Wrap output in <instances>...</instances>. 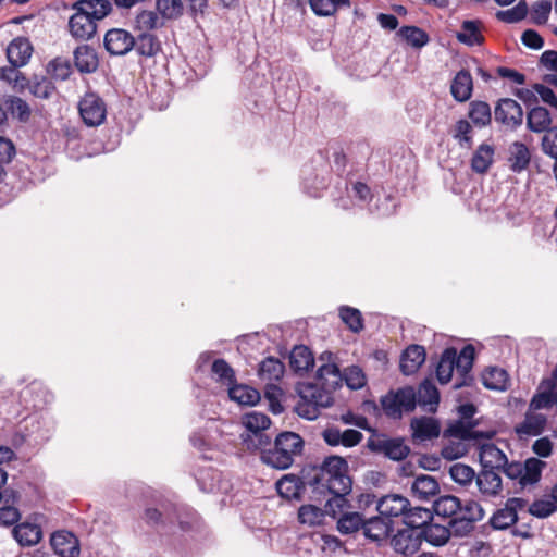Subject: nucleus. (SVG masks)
<instances>
[{"label": "nucleus", "instance_id": "nucleus-23", "mask_svg": "<svg viewBox=\"0 0 557 557\" xmlns=\"http://www.w3.org/2000/svg\"><path fill=\"white\" fill-rule=\"evenodd\" d=\"M410 428L412 430V436L420 441L435 438L441 433V426L438 422L431 417L412 419Z\"/></svg>", "mask_w": 557, "mask_h": 557}, {"label": "nucleus", "instance_id": "nucleus-40", "mask_svg": "<svg viewBox=\"0 0 557 557\" xmlns=\"http://www.w3.org/2000/svg\"><path fill=\"white\" fill-rule=\"evenodd\" d=\"M432 519V513L429 509L422 507H411L406 511L403 522L407 528L423 529Z\"/></svg>", "mask_w": 557, "mask_h": 557}, {"label": "nucleus", "instance_id": "nucleus-24", "mask_svg": "<svg viewBox=\"0 0 557 557\" xmlns=\"http://www.w3.org/2000/svg\"><path fill=\"white\" fill-rule=\"evenodd\" d=\"M362 531L366 537L374 542H381L389 535L392 522L379 515L366 520L364 524H362Z\"/></svg>", "mask_w": 557, "mask_h": 557}, {"label": "nucleus", "instance_id": "nucleus-49", "mask_svg": "<svg viewBox=\"0 0 557 557\" xmlns=\"http://www.w3.org/2000/svg\"><path fill=\"white\" fill-rule=\"evenodd\" d=\"M163 26L158 14L153 11L144 10L136 15L134 28L139 33H151Z\"/></svg>", "mask_w": 557, "mask_h": 557}, {"label": "nucleus", "instance_id": "nucleus-1", "mask_svg": "<svg viewBox=\"0 0 557 557\" xmlns=\"http://www.w3.org/2000/svg\"><path fill=\"white\" fill-rule=\"evenodd\" d=\"M319 384L298 383L296 392L299 400L295 406V412L307 420H315L321 408L333 405V391L342 386V376L335 363H324L317 371Z\"/></svg>", "mask_w": 557, "mask_h": 557}, {"label": "nucleus", "instance_id": "nucleus-7", "mask_svg": "<svg viewBox=\"0 0 557 557\" xmlns=\"http://www.w3.org/2000/svg\"><path fill=\"white\" fill-rule=\"evenodd\" d=\"M368 448L376 454H382L385 457L400 461L405 459L410 453L409 446L400 437H388L384 434H374L368 440Z\"/></svg>", "mask_w": 557, "mask_h": 557}, {"label": "nucleus", "instance_id": "nucleus-53", "mask_svg": "<svg viewBox=\"0 0 557 557\" xmlns=\"http://www.w3.org/2000/svg\"><path fill=\"white\" fill-rule=\"evenodd\" d=\"M364 521L358 512H346L338 518L337 529L342 534H350L362 529Z\"/></svg>", "mask_w": 557, "mask_h": 557}, {"label": "nucleus", "instance_id": "nucleus-52", "mask_svg": "<svg viewBox=\"0 0 557 557\" xmlns=\"http://www.w3.org/2000/svg\"><path fill=\"white\" fill-rule=\"evenodd\" d=\"M243 424L249 432L248 434H252L267 430L271 420L265 413L251 411L243 417Z\"/></svg>", "mask_w": 557, "mask_h": 557}, {"label": "nucleus", "instance_id": "nucleus-42", "mask_svg": "<svg viewBox=\"0 0 557 557\" xmlns=\"http://www.w3.org/2000/svg\"><path fill=\"white\" fill-rule=\"evenodd\" d=\"M422 540H425L434 546H442L446 544L450 537V530L448 527L438 523H429L425 528L421 529Z\"/></svg>", "mask_w": 557, "mask_h": 557}, {"label": "nucleus", "instance_id": "nucleus-47", "mask_svg": "<svg viewBox=\"0 0 557 557\" xmlns=\"http://www.w3.org/2000/svg\"><path fill=\"white\" fill-rule=\"evenodd\" d=\"M212 374L216 382L225 385L227 388L236 382V375L233 368L223 359H216L211 367Z\"/></svg>", "mask_w": 557, "mask_h": 557}, {"label": "nucleus", "instance_id": "nucleus-33", "mask_svg": "<svg viewBox=\"0 0 557 557\" xmlns=\"http://www.w3.org/2000/svg\"><path fill=\"white\" fill-rule=\"evenodd\" d=\"M396 35L401 38L408 46L414 49H421L426 46L430 41L429 34L414 25L401 26Z\"/></svg>", "mask_w": 557, "mask_h": 557}, {"label": "nucleus", "instance_id": "nucleus-27", "mask_svg": "<svg viewBox=\"0 0 557 557\" xmlns=\"http://www.w3.org/2000/svg\"><path fill=\"white\" fill-rule=\"evenodd\" d=\"M418 333H422L426 337L432 336L434 348H475L474 345L469 339L448 336L443 333L435 334L425 326L418 327Z\"/></svg>", "mask_w": 557, "mask_h": 557}, {"label": "nucleus", "instance_id": "nucleus-62", "mask_svg": "<svg viewBox=\"0 0 557 557\" xmlns=\"http://www.w3.org/2000/svg\"><path fill=\"white\" fill-rule=\"evenodd\" d=\"M528 14L525 1H520L517 5L505 11H498L496 17L505 23H517L522 21Z\"/></svg>", "mask_w": 557, "mask_h": 557}, {"label": "nucleus", "instance_id": "nucleus-30", "mask_svg": "<svg viewBox=\"0 0 557 557\" xmlns=\"http://www.w3.org/2000/svg\"><path fill=\"white\" fill-rule=\"evenodd\" d=\"M411 491L419 499L430 500L438 494L440 485L435 478L421 474L414 479Z\"/></svg>", "mask_w": 557, "mask_h": 557}, {"label": "nucleus", "instance_id": "nucleus-55", "mask_svg": "<svg viewBox=\"0 0 557 557\" xmlns=\"http://www.w3.org/2000/svg\"><path fill=\"white\" fill-rule=\"evenodd\" d=\"M156 8L165 20L178 18L184 10L182 0H157Z\"/></svg>", "mask_w": 557, "mask_h": 557}, {"label": "nucleus", "instance_id": "nucleus-17", "mask_svg": "<svg viewBox=\"0 0 557 557\" xmlns=\"http://www.w3.org/2000/svg\"><path fill=\"white\" fill-rule=\"evenodd\" d=\"M483 23L480 20H466L460 25V30L456 33V39L466 46H481L485 41L482 33Z\"/></svg>", "mask_w": 557, "mask_h": 557}, {"label": "nucleus", "instance_id": "nucleus-25", "mask_svg": "<svg viewBox=\"0 0 557 557\" xmlns=\"http://www.w3.org/2000/svg\"><path fill=\"white\" fill-rule=\"evenodd\" d=\"M227 394L232 401L240 406H255L261 398L260 393L256 388L246 384H238L237 382L227 388Z\"/></svg>", "mask_w": 557, "mask_h": 557}, {"label": "nucleus", "instance_id": "nucleus-4", "mask_svg": "<svg viewBox=\"0 0 557 557\" xmlns=\"http://www.w3.org/2000/svg\"><path fill=\"white\" fill-rule=\"evenodd\" d=\"M305 442L302 437L292 431H284L276 435L271 449L263 453V463L278 470L288 469L295 459L301 456Z\"/></svg>", "mask_w": 557, "mask_h": 557}, {"label": "nucleus", "instance_id": "nucleus-56", "mask_svg": "<svg viewBox=\"0 0 557 557\" xmlns=\"http://www.w3.org/2000/svg\"><path fill=\"white\" fill-rule=\"evenodd\" d=\"M29 91L36 98L49 99L55 92V86L48 77H35L29 85Z\"/></svg>", "mask_w": 557, "mask_h": 557}, {"label": "nucleus", "instance_id": "nucleus-38", "mask_svg": "<svg viewBox=\"0 0 557 557\" xmlns=\"http://www.w3.org/2000/svg\"><path fill=\"white\" fill-rule=\"evenodd\" d=\"M482 383L488 389L505 391L508 385V373L502 368H488L482 373Z\"/></svg>", "mask_w": 557, "mask_h": 557}, {"label": "nucleus", "instance_id": "nucleus-21", "mask_svg": "<svg viewBox=\"0 0 557 557\" xmlns=\"http://www.w3.org/2000/svg\"><path fill=\"white\" fill-rule=\"evenodd\" d=\"M507 162L513 173H521L531 163V153L528 146L521 141H513L508 149Z\"/></svg>", "mask_w": 557, "mask_h": 557}, {"label": "nucleus", "instance_id": "nucleus-58", "mask_svg": "<svg viewBox=\"0 0 557 557\" xmlns=\"http://www.w3.org/2000/svg\"><path fill=\"white\" fill-rule=\"evenodd\" d=\"M341 376L342 382L345 381L349 389H360L367 383V377L363 371L357 366L348 367L344 370L343 374L341 373Z\"/></svg>", "mask_w": 557, "mask_h": 557}, {"label": "nucleus", "instance_id": "nucleus-61", "mask_svg": "<svg viewBox=\"0 0 557 557\" xmlns=\"http://www.w3.org/2000/svg\"><path fill=\"white\" fill-rule=\"evenodd\" d=\"M9 111L11 114L16 117L20 122H27L30 119L32 110L28 103L16 96H13L9 99Z\"/></svg>", "mask_w": 557, "mask_h": 557}, {"label": "nucleus", "instance_id": "nucleus-11", "mask_svg": "<svg viewBox=\"0 0 557 557\" xmlns=\"http://www.w3.org/2000/svg\"><path fill=\"white\" fill-rule=\"evenodd\" d=\"M103 45L111 55H125L133 50L135 37L123 28H111L104 35Z\"/></svg>", "mask_w": 557, "mask_h": 557}, {"label": "nucleus", "instance_id": "nucleus-2", "mask_svg": "<svg viewBox=\"0 0 557 557\" xmlns=\"http://www.w3.org/2000/svg\"><path fill=\"white\" fill-rule=\"evenodd\" d=\"M554 409L557 412V363L550 377L543 380L532 396L523 420L515 426L520 440L541 435L547 424V416L540 410Z\"/></svg>", "mask_w": 557, "mask_h": 557}, {"label": "nucleus", "instance_id": "nucleus-8", "mask_svg": "<svg viewBox=\"0 0 557 557\" xmlns=\"http://www.w3.org/2000/svg\"><path fill=\"white\" fill-rule=\"evenodd\" d=\"M78 112L86 126L97 127L106 121L107 104L96 92H86L78 102Z\"/></svg>", "mask_w": 557, "mask_h": 557}, {"label": "nucleus", "instance_id": "nucleus-63", "mask_svg": "<svg viewBox=\"0 0 557 557\" xmlns=\"http://www.w3.org/2000/svg\"><path fill=\"white\" fill-rule=\"evenodd\" d=\"M47 71L52 78L65 81L70 77L72 73V67L67 60L62 58H55L49 62Z\"/></svg>", "mask_w": 557, "mask_h": 557}, {"label": "nucleus", "instance_id": "nucleus-48", "mask_svg": "<svg viewBox=\"0 0 557 557\" xmlns=\"http://www.w3.org/2000/svg\"><path fill=\"white\" fill-rule=\"evenodd\" d=\"M460 510V499L454 495L441 496L434 503V511L437 516L454 518Z\"/></svg>", "mask_w": 557, "mask_h": 557}, {"label": "nucleus", "instance_id": "nucleus-9", "mask_svg": "<svg viewBox=\"0 0 557 557\" xmlns=\"http://www.w3.org/2000/svg\"><path fill=\"white\" fill-rule=\"evenodd\" d=\"M494 120L503 127L515 131L523 122L522 107L511 98H500L494 108Z\"/></svg>", "mask_w": 557, "mask_h": 557}, {"label": "nucleus", "instance_id": "nucleus-18", "mask_svg": "<svg viewBox=\"0 0 557 557\" xmlns=\"http://www.w3.org/2000/svg\"><path fill=\"white\" fill-rule=\"evenodd\" d=\"M73 57L74 64L79 73L90 74L96 72L99 67L98 53L88 45L78 46L74 50Z\"/></svg>", "mask_w": 557, "mask_h": 557}, {"label": "nucleus", "instance_id": "nucleus-57", "mask_svg": "<svg viewBox=\"0 0 557 557\" xmlns=\"http://www.w3.org/2000/svg\"><path fill=\"white\" fill-rule=\"evenodd\" d=\"M517 520L518 515L513 512L511 508L505 506L492 516L490 523L496 530H505L516 523Z\"/></svg>", "mask_w": 557, "mask_h": 557}, {"label": "nucleus", "instance_id": "nucleus-28", "mask_svg": "<svg viewBox=\"0 0 557 557\" xmlns=\"http://www.w3.org/2000/svg\"><path fill=\"white\" fill-rule=\"evenodd\" d=\"M14 539L22 546H34L42 537V531L39 524L23 522L15 525L12 530Z\"/></svg>", "mask_w": 557, "mask_h": 557}, {"label": "nucleus", "instance_id": "nucleus-37", "mask_svg": "<svg viewBox=\"0 0 557 557\" xmlns=\"http://www.w3.org/2000/svg\"><path fill=\"white\" fill-rule=\"evenodd\" d=\"M426 350H403L400 356V371L405 375L416 373L419 368L425 362Z\"/></svg>", "mask_w": 557, "mask_h": 557}, {"label": "nucleus", "instance_id": "nucleus-19", "mask_svg": "<svg viewBox=\"0 0 557 557\" xmlns=\"http://www.w3.org/2000/svg\"><path fill=\"white\" fill-rule=\"evenodd\" d=\"M475 484L485 497H494L502 492V478L495 470L482 468L475 475Z\"/></svg>", "mask_w": 557, "mask_h": 557}, {"label": "nucleus", "instance_id": "nucleus-22", "mask_svg": "<svg viewBox=\"0 0 557 557\" xmlns=\"http://www.w3.org/2000/svg\"><path fill=\"white\" fill-rule=\"evenodd\" d=\"M417 393V405L424 411L435 412L440 403V392L437 387L428 379L419 385Z\"/></svg>", "mask_w": 557, "mask_h": 557}, {"label": "nucleus", "instance_id": "nucleus-14", "mask_svg": "<svg viewBox=\"0 0 557 557\" xmlns=\"http://www.w3.org/2000/svg\"><path fill=\"white\" fill-rule=\"evenodd\" d=\"M34 52V47L27 37L18 36L11 40L5 50V55L11 65L25 66Z\"/></svg>", "mask_w": 557, "mask_h": 557}, {"label": "nucleus", "instance_id": "nucleus-31", "mask_svg": "<svg viewBox=\"0 0 557 557\" xmlns=\"http://www.w3.org/2000/svg\"><path fill=\"white\" fill-rule=\"evenodd\" d=\"M480 460L482 468L500 469L507 463V456L494 444H484L480 449Z\"/></svg>", "mask_w": 557, "mask_h": 557}, {"label": "nucleus", "instance_id": "nucleus-51", "mask_svg": "<svg viewBox=\"0 0 557 557\" xmlns=\"http://www.w3.org/2000/svg\"><path fill=\"white\" fill-rule=\"evenodd\" d=\"M242 438L248 449H257L260 451V458L263 462V453L268 449H271L273 445L270 436L261 431L252 434H243Z\"/></svg>", "mask_w": 557, "mask_h": 557}, {"label": "nucleus", "instance_id": "nucleus-6", "mask_svg": "<svg viewBox=\"0 0 557 557\" xmlns=\"http://www.w3.org/2000/svg\"><path fill=\"white\" fill-rule=\"evenodd\" d=\"M384 414L394 420L401 419L405 413L412 412L417 407V393L412 386L391 389L380 399Z\"/></svg>", "mask_w": 557, "mask_h": 557}, {"label": "nucleus", "instance_id": "nucleus-20", "mask_svg": "<svg viewBox=\"0 0 557 557\" xmlns=\"http://www.w3.org/2000/svg\"><path fill=\"white\" fill-rule=\"evenodd\" d=\"M473 78L468 70L456 73L450 84V94L457 102H466L472 97Z\"/></svg>", "mask_w": 557, "mask_h": 557}, {"label": "nucleus", "instance_id": "nucleus-43", "mask_svg": "<svg viewBox=\"0 0 557 557\" xmlns=\"http://www.w3.org/2000/svg\"><path fill=\"white\" fill-rule=\"evenodd\" d=\"M177 519L175 512L170 511L169 508H164L163 511L158 508H147L144 513V520L152 527L164 528L173 524Z\"/></svg>", "mask_w": 557, "mask_h": 557}, {"label": "nucleus", "instance_id": "nucleus-16", "mask_svg": "<svg viewBox=\"0 0 557 557\" xmlns=\"http://www.w3.org/2000/svg\"><path fill=\"white\" fill-rule=\"evenodd\" d=\"M51 546L60 557H78L79 542L77 537L67 531H58L52 534Z\"/></svg>", "mask_w": 557, "mask_h": 557}, {"label": "nucleus", "instance_id": "nucleus-64", "mask_svg": "<svg viewBox=\"0 0 557 557\" xmlns=\"http://www.w3.org/2000/svg\"><path fill=\"white\" fill-rule=\"evenodd\" d=\"M552 11V2L549 0H540L532 4L530 16L534 24L544 25L548 21Z\"/></svg>", "mask_w": 557, "mask_h": 557}, {"label": "nucleus", "instance_id": "nucleus-15", "mask_svg": "<svg viewBox=\"0 0 557 557\" xmlns=\"http://www.w3.org/2000/svg\"><path fill=\"white\" fill-rule=\"evenodd\" d=\"M284 331L278 326H270L265 332H253L237 336L235 339L236 348H243L246 346H265L270 348V344H275L274 339L282 336Z\"/></svg>", "mask_w": 557, "mask_h": 557}, {"label": "nucleus", "instance_id": "nucleus-26", "mask_svg": "<svg viewBox=\"0 0 557 557\" xmlns=\"http://www.w3.org/2000/svg\"><path fill=\"white\" fill-rule=\"evenodd\" d=\"M337 315L352 334H360L364 330V318L359 309L342 305L337 308Z\"/></svg>", "mask_w": 557, "mask_h": 557}, {"label": "nucleus", "instance_id": "nucleus-29", "mask_svg": "<svg viewBox=\"0 0 557 557\" xmlns=\"http://www.w3.org/2000/svg\"><path fill=\"white\" fill-rule=\"evenodd\" d=\"M133 49L140 57L153 58L162 51V45L157 35L148 32L138 33Z\"/></svg>", "mask_w": 557, "mask_h": 557}, {"label": "nucleus", "instance_id": "nucleus-39", "mask_svg": "<svg viewBox=\"0 0 557 557\" xmlns=\"http://www.w3.org/2000/svg\"><path fill=\"white\" fill-rule=\"evenodd\" d=\"M290 368L304 375L314 367V356L312 350H288Z\"/></svg>", "mask_w": 557, "mask_h": 557}, {"label": "nucleus", "instance_id": "nucleus-44", "mask_svg": "<svg viewBox=\"0 0 557 557\" xmlns=\"http://www.w3.org/2000/svg\"><path fill=\"white\" fill-rule=\"evenodd\" d=\"M309 5L318 16L334 15L342 7H350V0H309Z\"/></svg>", "mask_w": 557, "mask_h": 557}, {"label": "nucleus", "instance_id": "nucleus-32", "mask_svg": "<svg viewBox=\"0 0 557 557\" xmlns=\"http://www.w3.org/2000/svg\"><path fill=\"white\" fill-rule=\"evenodd\" d=\"M494 153L492 145L481 144L471 158V170L478 174H485L493 164Z\"/></svg>", "mask_w": 557, "mask_h": 557}, {"label": "nucleus", "instance_id": "nucleus-10", "mask_svg": "<svg viewBox=\"0 0 557 557\" xmlns=\"http://www.w3.org/2000/svg\"><path fill=\"white\" fill-rule=\"evenodd\" d=\"M422 543L421 529L403 528L392 537L391 545L394 550L403 556H411L418 552Z\"/></svg>", "mask_w": 557, "mask_h": 557}, {"label": "nucleus", "instance_id": "nucleus-50", "mask_svg": "<svg viewBox=\"0 0 557 557\" xmlns=\"http://www.w3.org/2000/svg\"><path fill=\"white\" fill-rule=\"evenodd\" d=\"M473 125L465 119H460L454 126L453 137L461 148L470 149L473 146Z\"/></svg>", "mask_w": 557, "mask_h": 557}, {"label": "nucleus", "instance_id": "nucleus-36", "mask_svg": "<svg viewBox=\"0 0 557 557\" xmlns=\"http://www.w3.org/2000/svg\"><path fill=\"white\" fill-rule=\"evenodd\" d=\"M468 116L473 126L485 127L492 122V111L487 102L481 100L471 101L469 104Z\"/></svg>", "mask_w": 557, "mask_h": 557}, {"label": "nucleus", "instance_id": "nucleus-13", "mask_svg": "<svg viewBox=\"0 0 557 557\" xmlns=\"http://www.w3.org/2000/svg\"><path fill=\"white\" fill-rule=\"evenodd\" d=\"M410 502L403 495L399 494H387L382 496L376 502V510L379 515L384 517L386 520L391 518H398L406 515L409 509Z\"/></svg>", "mask_w": 557, "mask_h": 557}, {"label": "nucleus", "instance_id": "nucleus-12", "mask_svg": "<svg viewBox=\"0 0 557 557\" xmlns=\"http://www.w3.org/2000/svg\"><path fill=\"white\" fill-rule=\"evenodd\" d=\"M322 438L329 446L355 447L363 440V434L354 429L342 431L337 426H327L322 432Z\"/></svg>", "mask_w": 557, "mask_h": 557}, {"label": "nucleus", "instance_id": "nucleus-60", "mask_svg": "<svg viewBox=\"0 0 557 557\" xmlns=\"http://www.w3.org/2000/svg\"><path fill=\"white\" fill-rule=\"evenodd\" d=\"M457 516L475 523L483 518L484 510L482 506L474 500L469 499L465 503L460 500V510H458Z\"/></svg>", "mask_w": 557, "mask_h": 557}, {"label": "nucleus", "instance_id": "nucleus-41", "mask_svg": "<svg viewBox=\"0 0 557 557\" xmlns=\"http://www.w3.org/2000/svg\"><path fill=\"white\" fill-rule=\"evenodd\" d=\"M284 369V364L278 359L269 357L260 363L258 375L263 381L276 382L282 379Z\"/></svg>", "mask_w": 557, "mask_h": 557}, {"label": "nucleus", "instance_id": "nucleus-45", "mask_svg": "<svg viewBox=\"0 0 557 557\" xmlns=\"http://www.w3.org/2000/svg\"><path fill=\"white\" fill-rule=\"evenodd\" d=\"M301 486L299 478L293 474H286L276 482L277 493L286 499L298 498Z\"/></svg>", "mask_w": 557, "mask_h": 557}, {"label": "nucleus", "instance_id": "nucleus-34", "mask_svg": "<svg viewBox=\"0 0 557 557\" xmlns=\"http://www.w3.org/2000/svg\"><path fill=\"white\" fill-rule=\"evenodd\" d=\"M545 466L546 463L537 458H528L523 462L520 486L525 488L535 485L541 480Z\"/></svg>", "mask_w": 557, "mask_h": 557}, {"label": "nucleus", "instance_id": "nucleus-54", "mask_svg": "<svg viewBox=\"0 0 557 557\" xmlns=\"http://www.w3.org/2000/svg\"><path fill=\"white\" fill-rule=\"evenodd\" d=\"M324 516V509H321L314 505H302L298 511L299 522L308 525L321 524Z\"/></svg>", "mask_w": 557, "mask_h": 557}, {"label": "nucleus", "instance_id": "nucleus-35", "mask_svg": "<svg viewBox=\"0 0 557 557\" xmlns=\"http://www.w3.org/2000/svg\"><path fill=\"white\" fill-rule=\"evenodd\" d=\"M550 113L544 107H534L527 114V126L531 132H547L550 128Z\"/></svg>", "mask_w": 557, "mask_h": 557}, {"label": "nucleus", "instance_id": "nucleus-59", "mask_svg": "<svg viewBox=\"0 0 557 557\" xmlns=\"http://www.w3.org/2000/svg\"><path fill=\"white\" fill-rule=\"evenodd\" d=\"M449 474L453 481L463 486L471 484L475 479L474 470L463 463L453 465L449 469Z\"/></svg>", "mask_w": 557, "mask_h": 557}, {"label": "nucleus", "instance_id": "nucleus-3", "mask_svg": "<svg viewBox=\"0 0 557 557\" xmlns=\"http://www.w3.org/2000/svg\"><path fill=\"white\" fill-rule=\"evenodd\" d=\"M67 32L75 41L91 40L98 30V23L112 12L109 0H76L72 5Z\"/></svg>", "mask_w": 557, "mask_h": 557}, {"label": "nucleus", "instance_id": "nucleus-5", "mask_svg": "<svg viewBox=\"0 0 557 557\" xmlns=\"http://www.w3.org/2000/svg\"><path fill=\"white\" fill-rule=\"evenodd\" d=\"M314 484L326 491H336L342 494H349L351 491V479L348 475V463L339 456L324 458L314 476Z\"/></svg>", "mask_w": 557, "mask_h": 557}, {"label": "nucleus", "instance_id": "nucleus-46", "mask_svg": "<svg viewBox=\"0 0 557 557\" xmlns=\"http://www.w3.org/2000/svg\"><path fill=\"white\" fill-rule=\"evenodd\" d=\"M458 350H443V355L436 367V377L441 384H446L451 380L453 373L456 370L454 361V352Z\"/></svg>", "mask_w": 557, "mask_h": 557}]
</instances>
